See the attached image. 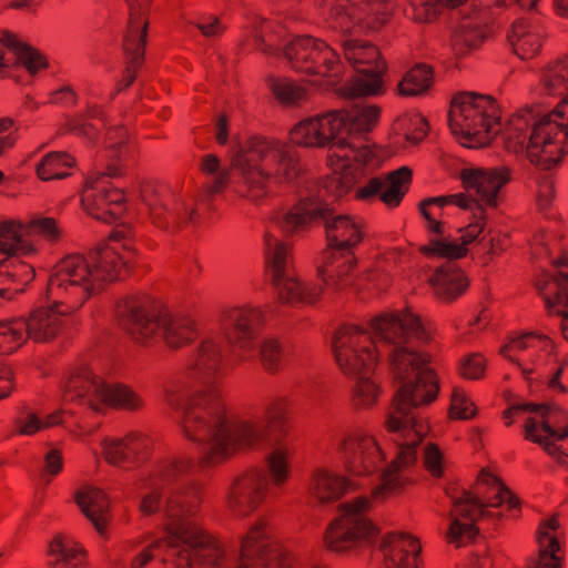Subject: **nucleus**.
<instances>
[{
	"label": "nucleus",
	"instance_id": "f257e3e1",
	"mask_svg": "<svg viewBox=\"0 0 568 568\" xmlns=\"http://www.w3.org/2000/svg\"><path fill=\"white\" fill-rule=\"evenodd\" d=\"M122 302L119 324L139 343L150 338L160 327L166 346L174 351L190 345L197 337L194 321L162 317L149 295H131Z\"/></svg>",
	"mask_w": 568,
	"mask_h": 568
},
{
	"label": "nucleus",
	"instance_id": "f03ea898",
	"mask_svg": "<svg viewBox=\"0 0 568 568\" xmlns=\"http://www.w3.org/2000/svg\"><path fill=\"white\" fill-rule=\"evenodd\" d=\"M323 223L327 245L325 248L353 250L364 239L363 225L348 214L335 215V209L315 196L300 199L283 216L290 233L304 231L313 223Z\"/></svg>",
	"mask_w": 568,
	"mask_h": 568
},
{
	"label": "nucleus",
	"instance_id": "7ed1b4c3",
	"mask_svg": "<svg viewBox=\"0 0 568 568\" xmlns=\"http://www.w3.org/2000/svg\"><path fill=\"white\" fill-rule=\"evenodd\" d=\"M501 109L489 94L458 92L454 95L448 111V125L454 135L463 136L468 149H481L491 143L493 126L500 124Z\"/></svg>",
	"mask_w": 568,
	"mask_h": 568
},
{
	"label": "nucleus",
	"instance_id": "20e7f679",
	"mask_svg": "<svg viewBox=\"0 0 568 568\" xmlns=\"http://www.w3.org/2000/svg\"><path fill=\"white\" fill-rule=\"evenodd\" d=\"M87 255L69 254L51 270L44 292L45 300L55 305L78 310L94 294Z\"/></svg>",
	"mask_w": 568,
	"mask_h": 568
},
{
	"label": "nucleus",
	"instance_id": "39448f33",
	"mask_svg": "<svg viewBox=\"0 0 568 568\" xmlns=\"http://www.w3.org/2000/svg\"><path fill=\"white\" fill-rule=\"evenodd\" d=\"M226 422V408L216 387L194 392L183 410L182 428L186 438L200 444L213 445Z\"/></svg>",
	"mask_w": 568,
	"mask_h": 568
},
{
	"label": "nucleus",
	"instance_id": "423d86ee",
	"mask_svg": "<svg viewBox=\"0 0 568 568\" xmlns=\"http://www.w3.org/2000/svg\"><path fill=\"white\" fill-rule=\"evenodd\" d=\"M332 351L343 374L364 376L377 365V347L368 331L354 325H342L332 338Z\"/></svg>",
	"mask_w": 568,
	"mask_h": 568
},
{
	"label": "nucleus",
	"instance_id": "0eeeda50",
	"mask_svg": "<svg viewBox=\"0 0 568 568\" xmlns=\"http://www.w3.org/2000/svg\"><path fill=\"white\" fill-rule=\"evenodd\" d=\"M381 528L371 518L337 516L326 526L323 547L335 555H347L363 546L374 545Z\"/></svg>",
	"mask_w": 568,
	"mask_h": 568
},
{
	"label": "nucleus",
	"instance_id": "6e6552de",
	"mask_svg": "<svg viewBox=\"0 0 568 568\" xmlns=\"http://www.w3.org/2000/svg\"><path fill=\"white\" fill-rule=\"evenodd\" d=\"M267 520L263 517L250 527L242 537L240 560L237 568H284L293 559L292 552L277 542H265Z\"/></svg>",
	"mask_w": 568,
	"mask_h": 568
},
{
	"label": "nucleus",
	"instance_id": "1a4fd4ad",
	"mask_svg": "<svg viewBox=\"0 0 568 568\" xmlns=\"http://www.w3.org/2000/svg\"><path fill=\"white\" fill-rule=\"evenodd\" d=\"M168 536L162 540L170 549H176L181 544L194 551L199 565L220 566L224 558V549L217 538L192 521H172L166 526Z\"/></svg>",
	"mask_w": 568,
	"mask_h": 568
},
{
	"label": "nucleus",
	"instance_id": "9d476101",
	"mask_svg": "<svg viewBox=\"0 0 568 568\" xmlns=\"http://www.w3.org/2000/svg\"><path fill=\"white\" fill-rule=\"evenodd\" d=\"M216 443L211 445L197 459L201 468H212L231 458L237 449L251 447L261 438V428L251 420L230 423L227 419L217 429Z\"/></svg>",
	"mask_w": 568,
	"mask_h": 568
},
{
	"label": "nucleus",
	"instance_id": "9b49d317",
	"mask_svg": "<svg viewBox=\"0 0 568 568\" xmlns=\"http://www.w3.org/2000/svg\"><path fill=\"white\" fill-rule=\"evenodd\" d=\"M560 133V126L550 120L549 114H544L532 123L526 145V154L532 165L550 171L562 162L568 148L556 145V138Z\"/></svg>",
	"mask_w": 568,
	"mask_h": 568
},
{
	"label": "nucleus",
	"instance_id": "f8f14e48",
	"mask_svg": "<svg viewBox=\"0 0 568 568\" xmlns=\"http://www.w3.org/2000/svg\"><path fill=\"white\" fill-rule=\"evenodd\" d=\"M263 323V314L257 308L233 307L221 315V327L227 343L244 353L256 348Z\"/></svg>",
	"mask_w": 568,
	"mask_h": 568
},
{
	"label": "nucleus",
	"instance_id": "ddd939ff",
	"mask_svg": "<svg viewBox=\"0 0 568 568\" xmlns=\"http://www.w3.org/2000/svg\"><path fill=\"white\" fill-rule=\"evenodd\" d=\"M440 381L437 372L426 366L414 379L404 382L393 395L389 408L407 417L410 410L430 405L438 397Z\"/></svg>",
	"mask_w": 568,
	"mask_h": 568
},
{
	"label": "nucleus",
	"instance_id": "4468645a",
	"mask_svg": "<svg viewBox=\"0 0 568 568\" xmlns=\"http://www.w3.org/2000/svg\"><path fill=\"white\" fill-rule=\"evenodd\" d=\"M286 244L284 242L276 243L271 261V283L275 287H280L278 298L283 303L291 305L298 303L315 304L324 293V287L316 284L306 285L295 277H288L283 282L286 271Z\"/></svg>",
	"mask_w": 568,
	"mask_h": 568
},
{
	"label": "nucleus",
	"instance_id": "2eb2a0df",
	"mask_svg": "<svg viewBox=\"0 0 568 568\" xmlns=\"http://www.w3.org/2000/svg\"><path fill=\"white\" fill-rule=\"evenodd\" d=\"M87 257L94 293L102 292L106 284L126 280L135 268L132 258L124 257L109 245L98 246Z\"/></svg>",
	"mask_w": 568,
	"mask_h": 568
},
{
	"label": "nucleus",
	"instance_id": "dca6fc26",
	"mask_svg": "<svg viewBox=\"0 0 568 568\" xmlns=\"http://www.w3.org/2000/svg\"><path fill=\"white\" fill-rule=\"evenodd\" d=\"M267 484L262 469H251L235 477L229 488L230 510L240 517L252 514L263 503Z\"/></svg>",
	"mask_w": 568,
	"mask_h": 568
},
{
	"label": "nucleus",
	"instance_id": "f3484780",
	"mask_svg": "<svg viewBox=\"0 0 568 568\" xmlns=\"http://www.w3.org/2000/svg\"><path fill=\"white\" fill-rule=\"evenodd\" d=\"M413 182V170L403 165L385 174V178L374 176L366 185L358 187L355 199L371 201L378 197L386 206L397 207L409 191Z\"/></svg>",
	"mask_w": 568,
	"mask_h": 568
},
{
	"label": "nucleus",
	"instance_id": "a211bd4d",
	"mask_svg": "<svg viewBox=\"0 0 568 568\" xmlns=\"http://www.w3.org/2000/svg\"><path fill=\"white\" fill-rule=\"evenodd\" d=\"M379 550L384 551V568H418L422 544L409 532H386L382 537Z\"/></svg>",
	"mask_w": 568,
	"mask_h": 568
},
{
	"label": "nucleus",
	"instance_id": "6ab92c4d",
	"mask_svg": "<svg viewBox=\"0 0 568 568\" xmlns=\"http://www.w3.org/2000/svg\"><path fill=\"white\" fill-rule=\"evenodd\" d=\"M47 306H40L31 311L26 318V334L36 343L54 341L62 332V316L72 310L61 311L62 305L54 306V300H47Z\"/></svg>",
	"mask_w": 568,
	"mask_h": 568
},
{
	"label": "nucleus",
	"instance_id": "aec40b11",
	"mask_svg": "<svg viewBox=\"0 0 568 568\" xmlns=\"http://www.w3.org/2000/svg\"><path fill=\"white\" fill-rule=\"evenodd\" d=\"M323 262L317 266V275L323 283L336 291H343L351 284V273L357 267L358 260L353 250L345 252L333 248H324Z\"/></svg>",
	"mask_w": 568,
	"mask_h": 568
},
{
	"label": "nucleus",
	"instance_id": "412c9836",
	"mask_svg": "<svg viewBox=\"0 0 568 568\" xmlns=\"http://www.w3.org/2000/svg\"><path fill=\"white\" fill-rule=\"evenodd\" d=\"M129 20L122 38V52L124 62L144 65L146 60V45L150 21L145 19L140 24L141 11L138 0L130 2Z\"/></svg>",
	"mask_w": 568,
	"mask_h": 568
},
{
	"label": "nucleus",
	"instance_id": "4be33fe9",
	"mask_svg": "<svg viewBox=\"0 0 568 568\" xmlns=\"http://www.w3.org/2000/svg\"><path fill=\"white\" fill-rule=\"evenodd\" d=\"M91 375L92 372L83 369L82 375L71 376L70 384L75 386L82 376L85 377L88 381H91L93 386H95L94 393L100 397V400L113 409L138 412L144 407L142 397L126 384H102L99 388L94 381V376Z\"/></svg>",
	"mask_w": 568,
	"mask_h": 568
},
{
	"label": "nucleus",
	"instance_id": "5701e85b",
	"mask_svg": "<svg viewBox=\"0 0 568 568\" xmlns=\"http://www.w3.org/2000/svg\"><path fill=\"white\" fill-rule=\"evenodd\" d=\"M435 296L444 303H453L468 290L470 280L458 264L443 263L427 280Z\"/></svg>",
	"mask_w": 568,
	"mask_h": 568
},
{
	"label": "nucleus",
	"instance_id": "b1692460",
	"mask_svg": "<svg viewBox=\"0 0 568 568\" xmlns=\"http://www.w3.org/2000/svg\"><path fill=\"white\" fill-rule=\"evenodd\" d=\"M334 158H336L337 161H343L344 163L342 164L341 170L333 171L324 179V195L322 200H325L327 202V199H332L329 204L338 202L342 197L347 195L354 189L355 184L362 178L364 172L363 169H359L358 166L352 164L349 162L351 159L347 155H328V159L332 162ZM317 199L321 200V197Z\"/></svg>",
	"mask_w": 568,
	"mask_h": 568
},
{
	"label": "nucleus",
	"instance_id": "393cba45",
	"mask_svg": "<svg viewBox=\"0 0 568 568\" xmlns=\"http://www.w3.org/2000/svg\"><path fill=\"white\" fill-rule=\"evenodd\" d=\"M3 45L13 53L14 60L10 63L12 69L23 68L30 75H36L41 70L50 68L49 60L38 48L21 41L16 33L3 30Z\"/></svg>",
	"mask_w": 568,
	"mask_h": 568
},
{
	"label": "nucleus",
	"instance_id": "a878e982",
	"mask_svg": "<svg viewBox=\"0 0 568 568\" xmlns=\"http://www.w3.org/2000/svg\"><path fill=\"white\" fill-rule=\"evenodd\" d=\"M73 497L81 513L91 521L97 532L103 536L108 528L105 514L110 509V499L105 491L99 487H84L77 490Z\"/></svg>",
	"mask_w": 568,
	"mask_h": 568
},
{
	"label": "nucleus",
	"instance_id": "bb28decb",
	"mask_svg": "<svg viewBox=\"0 0 568 568\" xmlns=\"http://www.w3.org/2000/svg\"><path fill=\"white\" fill-rule=\"evenodd\" d=\"M459 179L465 191L469 190H501L511 180L508 166L466 168L459 172Z\"/></svg>",
	"mask_w": 568,
	"mask_h": 568
},
{
	"label": "nucleus",
	"instance_id": "cd10ccee",
	"mask_svg": "<svg viewBox=\"0 0 568 568\" xmlns=\"http://www.w3.org/2000/svg\"><path fill=\"white\" fill-rule=\"evenodd\" d=\"M356 489L357 485L346 476L335 475L325 469H320L313 475L312 490L321 504L334 503L347 491Z\"/></svg>",
	"mask_w": 568,
	"mask_h": 568
},
{
	"label": "nucleus",
	"instance_id": "c85d7f7f",
	"mask_svg": "<svg viewBox=\"0 0 568 568\" xmlns=\"http://www.w3.org/2000/svg\"><path fill=\"white\" fill-rule=\"evenodd\" d=\"M568 437V426L555 428L549 420L537 422L535 417H527L524 424V438L539 445L544 452L556 450L557 442Z\"/></svg>",
	"mask_w": 568,
	"mask_h": 568
},
{
	"label": "nucleus",
	"instance_id": "c756f323",
	"mask_svg": "<svg viewBox=\"0 0 568 568\" xmlns=\"http://www.w3.org/2000/svg\"><path fill=\"white\" fill-rule=\"evenodd\" d=\"M406 344L395 345L390 353L394 381L400 383L409 381L410 372L424 369L425 365L432 362V355L428 352H417L405 346Z\"/></svg>",
	"mask_w": 568,
	"mask_h": 568
},
{
	"label": "nucleus",
	"instance_id": "7c9ffc66",
	"mask_svg": "<svg viewBox=\"0 0 568 568\" xmlns=\"http://www.w3.org/2000/svg\"><path fill=\"white\" fill-rule=\"evenodd\" d=\"M278 141L275 139L270 140L262 134L251 135L245 145H239V150L231 159V166H261V162L268 155L275 153V146Z\"/></svg>",
	"mask_w": 568,
	"mask_h": 568
},
{
	"label": "nucleus",
	"instance_id": "2f4dec72",
	"mask_svg": "<svg viewBox=\"0 0 568 568\" xmlns=\"http://www.w3.org/2000/svg\"><path fill=\"white\" fill-rule=\"evenodd\" d=\"M240 171L242 181L236 183V192L251 201H258L267 196V185L273 175L261 166H231Z\"/></svg>",
	"mask_w": 568,
	"mask_h": 568
},
{
	"label": "nucleus",
	"instance_id": "473e14b6",
	"mask_svg": "<svg viewBox=\"0 0 568 568\" xmlns=\"http://www.w3.org/2000/svg\"><path fill=\"white\" fill-rule=\"evenodd\" d=\"M434 85V68L424 62L413 65L397 84L402 97H418L429 91Z\"/></svg>",
	"mask_w": 568,
	"mask_h": 568
},
{
	"label": "nucleus",
	"instance_id": "72a5a7b5",
	"mask_svg": "<svg viewBox=\"0 0 568 568\" xmlns=\"http://www.w3.org/2000/svg\"><path fill=\"white\" fill-rule=\"evenodd\" d=\"M353 446H356L354 450V459L346 462V470L356 476H363L372 473V470L375 467V464L367 456H365V450L369 448H375L384 456V453L382 452V448L379 447L377 440L374 437L361 438L359 440H356L354 438H345L341 443V449L343 450H347L348 447Z\"/></svg>",
	"mask_w": 568,
	"mask_h": 568
},
{
	"label": "nucleus",
	"instance_id": "f704fd0d",
	"mask_svg": "<svg viewBox=\"0 0 568 568\" xmlns=\"http://www.w3.org/2000/svg\"><path fill=\"white\" fill-rule=\"evenodd\" d=\"M290 141L301 148H325L324 126L315 115L297 122L290 131Z\"/></svg>",
	"mask_w": 568,
	"mask_h": 568
},
{
	"label": "nucleus",
	"instance_id": "c9c22d12",
	"mask_svg": "<svg viewBox=\"0 0 568 568\" xmlns=\"http://www.w3.org/2000/svg\"><path fill=\"white\" fill-rule=\"evenodd\" d=\"M75 165V159L68 152L52 151L37 164L36 173L41 181L62 180L71 175L69 169Z\"/></svg>",
	"mask_w": 568,
	"mask_h": 568
},
{
	"label": "nucleus",
	"instance_id": "e433bc0d",
	"mask_svg": "<svg viewBox=\"0 0 568 568\" xmlns=\"http://www.w3.org/2000/svg\"><path fill=\"white\" fill-rule=\"evenodd\" d=\"M425 245L418 247V253L427 258H444L445 263L457 264L456 261L467 256L469 250L456 241H449L444 235H436Z\"/></svg>",
	"mask_w": 568,
	"mask_h": 568
},
{
	"label": "nucleus",
	"instance_id": "4c0bfd02",
	"mask_svg": "<svg viewBox=\"0 0 568 568\" xmlns=\"http://www.w3.org/2000/svg\"><path fill=\"white\" fill-rule=\"evenodd\" d=\"M317 38L308 34L296 36L283 48V55L296 72L305 73L312 65L311 55Z\"/></svg>",
	"mask_w": 568,
	"mask_h": 568
},
{
	"label": "nucleus",
	"instance_id": "58836bf2",
	"mask_svg": "<svg viewBox=\"0 0 568 568\" xmlns=\"http://www.w3.org/2000/svg\"><path fill=\"white\" fill-rule=\"evenodd\" d=\"M312 65L305 71L307 75L337 77L334 72L335 68L341 65L339 55L323 40L317 39L310 64Z\"/></svg>",
	"mask_w": 568,
	"mask_h": 568
},
{
	"label": "nucleus",
	"instance_id": "ea45409f",
	"mask_svg": "<svg viewBox=\"0 0 568 568\" xmlns=\"http://www.w3.org/2000/svg\"><path fill=\"white\" fill-rule=\"evenodd\" d=\"M161 210L150 216L155 227L175 234L186 225L187 206L183 202L172 200Z\"/></svg>",
	"mask_w": 568,
	"mask_h": 568
},
{
	"label": "nucleus",
	"instance_id": "a19ab883",
	"mask_svg": "<svg viewBox=\"0 0 568 568\" xmlns=\"http://www.w3.org/2000/svg\"><path fill=\"white\" fill-rule=\"evenodd\" d=\"M369 327L376 336L394 346L407 344V338L403 337V324L399 314H378L369 321Z\"/></svg>",
	"mask_w": 568,
	"mask_h": 568
},
{
	"label": "nucleus",
	"instance_id": "79ce46f5",
	"mask_svg": "<svg viewBox=\"0 0 568 568\" xmlns=\"http://www.w3.org/2000/svg\"><path fill=\"white\" fill-rule=\"evenodd\" d=\"M385 91L384 80L379 77L365 79L359 75H353L347 79L344 85L338 88L336 92L342 98L353 100L381 95L385 93Z\"/></svg>",
	"mask_w": 568,
	"mask_h": 568
},
{
	"label": "nucleus",
	"instance_id": "37998d69",
	"mask_svg": "<svg viewBox=\"0 0 568 568\" xmlns=\"http://www.w3.org/2000/svg\"><path fill=\"white\" fill-rule=\"evenodd\" d=\"M194 466V462L190 457L181 456L172 459H163L156 462L150 478H154L161 483V487L176 483L182 476L187 474Z\"/></svg>",
	"mask_w": 568,
	"mask_h": 568
},
{
	"label": "nucleus",
	"instance_id": "c03bdc74",
	"mask_svg": "<svg viewBox=\"0 0 568 568\" xmlns=\"http://www.w3.org/2000/svg\"><path fill=\"white\" fill-rule=\"evenodd\" d=\"M382 109L377 104L357 105L347 109L348 135L369 133L374 130L381 118Z\"/></svg>",
	"mask_w": 568,
	"mask_h": 568
},
{
	"label": "nucleus",
	"instance_id": "a18cd8bd",
	"mask_svg": "<svg viewBox=\"0 0 568 568\" xmlns=\"http://www.w3.org/2000/svg\"><path fill=\"white\" fill-rule=\"evenodd\" d=\"M94 184L95 182H85V186L91 191L82 194L81 196V205L83 210L98 221L108 224L116 223L115 217L109 216V210H112L111 204H109L100 186H95Z\"/></svg>",
	"mask_w": 568,
	"mask_h": 568
},
{
	"label": "nucleus",
	"instance_id": "49530a36",
	"mask_svg": "<svg viewBox=\"0 0 568 568\" xmlns=\"http://www.w3.org/2000/svg\"><path fill=\"white\" fill-rule=\"evenodd\" d=\"M270 90L283 106L298 105L307 95V90L304 87L295 84L288 78H270Z\"/></svg>",
	"mask_w": 568,
	"mask_h": 568
},
{
	"label": "nucleus",
	"instance_id": "de8ad7c7",
	"mask_svg": "<svg viewBox=\"0 0 568 568\" xmlns=\"http://www.w3.org/2000/svg\"><path fill=\"white\" fill-rule=\"evenodd\" d=\"M490 37H493V34L462 19L459 30L455 36L454 48L458 53L467 54L471 50L480 48Z\"/></svg>",
	"mask_w": 568,
	"mask_h": 568
},
{
	"label": "nucleus",
	"instance_id": "09e8293b",
	"mask_svg": "<svg viewBox=\"0 0 568 568\" xmlns=\"http://www.w3.org/2000/svg\"><path fill=\"white\" fill-rule=\"evenodd\" d=\"M221 161L216 154H206L203 156L200 170L202 173L207 175L216 174L213 182L205 186L207 195L212 196L215 194L223 193L230 184L231 173L230 169L220 170Z\"/></svg>",
	"mask_w": 568,
	"mask_h": 568
},
{
	"label": "nucleus",
	"instance_id": "8fccbe9b",
	"mask_svg": "<svg viewBox=\"0 0 568 568\" xmlns=\"http://www.w3.org/2000/svg\"><path fill=\"white\" fill-rule=\"evenodd\" d=\"M265 420L267 438L280 444L288 430L285 405L281 402L270 404L265 412Z\"/></svg>",
	"mask_w": 568,
	"mask_h": 568
},
{
	"label": "nucleus",
	"instance_id": "3c124183",
	"mask_svg": "<svg viewBox=\"0 0 568 568\" xmlns=\"http://www.w3.org/2000/svg\"><path fill=\"white\" fill-rule=\"evenodd\" d=\"M140 197L149 207L150 216L156 211H162L161 207L169 205L173 200L170 190L155 181L141 182Z\"/></svg>",
	"mask_w": 568,
	"mask_h": 568
},
{
	"label": "nucleus",
	"instance_id": "603ef678",
	"mask_svg": "<svg viewBox=\"0 0 568 568\" xmlns=\"http://www.w3.org/2000/svg\"><path fill=\"white\" fill-rule=\"evenodd\" d=\"M221 361L222 355L217 345L211 339H205L200 344L196 358L189 369L200 371L211 376L220 368Z\"/></svg>",
	"mask_w": 568,
	"mask_h": 568
},
{
	"label": "nucleus",
	"instance_id": "864d4df0",
	"mask_svg": "<svg viewBox=\"0 0 568 568\" xmlns=\"http://www.w3.org/2000/svg\"><path fill=\"white\" fill-rule=\"evenodd\" d=\"M168 505L179 507L182 514H195L201 505L200 486L190 483L178 488L168 498Z\"/></svg>",
	"mask_w": 568,
	"mask_h": 568
},
{
	"label": "nucleus",
	"instance_id": "5fc2aeb1",
	"mask_svg": "<svg viewBox=\"0 0 568 568\" xmlns=\"http://www.w3.org/2000/svg\"><path fill=\"white\" fill-rule=\"evenodd\" d=\"M463 20L494 34L496 14L491 9V0H473L469 10L463 14Z\"/></svg>",
	"mask_w": 568,
	"mask_h": 568
},
{
	"label": "nucleus",
	"instance_id": "6e6d98bb",
	"mask_svg": "<svg viewBox=\"0 0 568 568\" xmlns=\"http://www.w3.org/2000/svg\"><path fill=\"white\" fill-rule=\"evenodd\" d=\"M478 409L474 402H471L465 390L455 386L450 395V404L448 407L447 417L450 420H467L477 416Z\"/></svg>",
	"mask_w": 568,
	"mask_h": 568
},
{
	"label": "nucleus",
	"instance_id": "4d7b16f0",
	"mask_svg": "<svg viewBox=\"0 0 568 568\" xmlns=\"http://www.w3.org/2000/svg\"><path fill=\"white\" fill-rule=\"evenodd\" d=\"M274 158L278 164V176L286 183L297 180L301 173L300 159L294 150L284 145L275 150Z\"/></svg>",
	"mask_w": 568,
	"mask_h": 568
},
{
	"label": "nucleus",
	"instance_id": "13d9d810",
	"mask_svg": "<svg viewBox=\"0 0 568 568\" xmlns=\"http://www.w3.org/2000/svg\"><path fill=\"white\" fill-rule=\"evenodd\" d=\"M126 467H138L146 463L152 455L150 442L145 437H133L128 435L124 437Z\"/></svg>",
	"mask_w": 568,
	"mask_h": 568
},
{
	"label": "nucleus",
	"instance_id": "bf43d9fd",
	"mask_svg": "<svg viewBox=\"0 0 568 568\" xmlns=\"http://www.w3.org/2000/svg\"><path fill=\"white\" fill-rule=\"evenodd\" d=\"M317 116L324 126L327 145L344 131L348 134L347 109L329 110L323 114H317Z\"/></svg>",
	"mask_w": 568,
	"mask_h": 568
},
{
	"label": "nucleus",
	"instance_id": "052dcab7",
	"mask_svg": "<svg viewBox=\"0 0 568 568\" xmlns=\"http://www.w3.org/2000/svg\"><path fill=\"white\" fill-rule=\"evenodd\" d=\"M450 194L448 195H440V196H430L422 200L418 203V211L420 215L426 221L427 225L426 229L429 233H433L435 235H444L445 234V224L442 220H437L433 217L429 206L430 205H437L439 207H443L445 205L450 204Z\"/></svg>",
	"mask_w": 568,
	"mask_h": 568
},
{
	"label": "nucleus",
	"instance_id": "680f3d73",
	"mask_svg": "<svg viewBox=\"0 0 568 568\" xmlns=\"http://www.w3.org/2000/svg\"><path fill=\"white\" fill-rule=\"evenodd\" d=\"M381 388L367 377H359L353 395V405L356 408L369 407L376 404Z\"/></svg>",
	"mask_w": 568,
	"mask_h": 568
},
{
	"label": "nucleus",
	"instance_id": "e2e57ef3",
	"mask_svg": "<svg viewBox=\"0 0 568 568\" xmlns=\"http://www.w3.org/2000/svg\"><path fill=\"white\" fill-rule=\"evenodd\" d=\"M268 471L275 486L284 484L290 474L287 452L282 448L272 450L266 457Z\"/></svg>",
	"mask_w": 568,
	"mask_h": 568
},
{
	"label": "nucleus",
	"instance_id": "0e129e2a",
	"mask_svg": "<svg viewBox=\"0 0 568 568\" xmlns=\"http://www.w3.org/2000/svg\"><path fill=\"white\" fill-rule=\"evenodd\" d=\"M400 315V322L403 324V337L409 338L413 335L416 339L422 341L425 344L432 342L429 332L426 331L419 315L410 312V308L405 307Z\"/></svg>",
	"mask_w": 568,
	"mask_h": 568
},
{
	"label": "nucleus",
	"instance_id": "69168bd1",
	"mask_svg": "<svg viewBox=\"0 0 568 568\" xmlns=\"http://www.w3.org/2000/svg\"><path fill=\"white\" fill-rule=\"evenodd\" d=\"M548 545L544 540L539 544L538 560L535 568H562V558L557 555L560 551V541L556 535L547 536Z\"/></svg>",
	"mask_w": 568,
	"mask_h": 568
},
{
	"label": "nucleus",
	"instance_id": "338daca9",
	"mask_svg": "<svg viewBox=\"0 0 568 568\" xmlns=\"http://www.w3.org/2000/svg\"><path fill=\"white\" fill-rule=\"evenodd\" d=\"M260 358L263 368L274 374L278 372L282 359V345L275 338L265 339L260 346Z\"/></svg>",
	"mask_w": 568,
	"mask_h": 568
},
{
	"label": "nucleus",
	"instance_id": "774afa93",
	"mask_svg": "<svg viewBox=\"0 0 568 568\" xmlns=\"http://www.w3.org/2000/svg\"><path fill=\"white\" fill-rule=\"evenodd\" d=\"M27 229L51 243H58L62 237V231L54 217L32 219L27 224Z\"/></svg>",
	"mask_w": 568,
	"mask_h": 568
}]
</instances>
